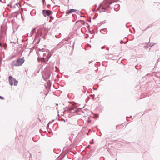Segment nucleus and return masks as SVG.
<instances>
[{"label":"nucleus","instance_id":"nucleus-1","mask_svg":"<svg viewBox=\"0 0 160 160\" xmlns=\"http://www.w3.org/2000/svg\"><path fill=\"white\" fill-rule=\"evenodd\" d=\"M24 62L23 58H20L18 60L13 61L11 63L12 66H19L22 65Z\"/></svg>","mask_w":160,"mask_h":160},{"label":"nucleus","instance_id":"nucleus-2","mask_svg":"<svg viewBox=\"0 0 160 160\" xmlns=\"http://www.w3.org/2000/svg\"><path fill=\"white\" fill-rule=\"evenodd\" d=\"M106 2V1H104L102 2V3H101L99 5V7L102 6V9L103 10H107L110 7L109 5L112 3V2H109L108 3L105 4Z\"/></svg>","mask_w":160,"mask_h":160},{"label":"nucleus","instance_id":"nucleus-3","mask_svg":"<svg viewBox=\"0 0 160 160\" xmlns=\"http://www.w3.org/2000/svg\"><path fill=\"white\" fill-rule=\"evenodd\" d=\"M9 83L11 85H14L15 86L17 85L18 82L14 78H12L11 76H9Z\"/></svg>","mask_w":160,"mask_h":160},{"label":"nucleus","instance_id":"nucleus-4","mask_svg":"<svg viewBox=\"0 0 160 160\" xmlns=\"http://www.w3.org/2000/svg\"><path fill=\"white\" fill-rule=\"evenodd\" d=\"M43 13L44 15L46 17L47 16H49L51 13V11H43Z\"/></svg>","mask_w":160,"mask_h":160},{"label":"nucleus","instance_id":"nucleus-5","mask_svg":"<svg viewBox=\"0 0 160 160\" xmlns=\"http://www.w3.org/2000/svg\"><path fill=\"white\" fill-rule=\"evenodd\" d=\"M35 31H36V29L35 28H34L32 29V30L31 32V35H33L35 32Z\"/></svg>","mask_w":160,"mask_h":160},{"label":"nucleus","instance_id":"nucleus-6","mask_svg":"<svg viewBox=\"0 0 160 160\" xmlns=\"http://www.w3.org/2000/svg\"><path fill=\"white\" fill-rule=\"evenodd\" d=\"M75 11H69L68 12H66V13L67 14H69L72 13V12Z\"/></svg>","mask_w":160,"mask_h":160},{"label":"nucleus","instance_id":"nucleus-7","mask_svg":"<svg viewBox=\"0 0 160 160\" xmlns=\"http://www.w3.org/2000/svg\"><path fill=\"white\" fill-rule=\"evenodd\" d=\"M57 7V6H54V7H53L52 9H54V10H56L57 9L56 8Z\"/></svg>","mask_w":160,"mask_h":160},{"label":"nucleus","instance_id":"nucleus-8","mask_svg":"<svg viewBox=\"0 0 160 160\" xmlns=\"http://www.w3.org/2000/svg\"><path fill=\"white\" fill-rule=\"evenodd\" d=\"M42 2L43 4L44 5V3L45 2V0H42Z\"/></svg>","mask_w":160,"mask_h":160},{"label":"nucleus","instance_id":"nucleus-9","mask_svg":"<svg viewBox=\"0 0 160 160\" xmlns=\"http://www.w3.org/2000/svg\"><path fill=\"white\" fill-rule=\"evenodd\" d=\"M42 2L43 4L44 5V3L45 2V0H42Z\"/></svg>","mask_w":160,"mask_h":160},{"label":"nucleus","instance_id":"nucleus-10","mask_svg":"<svg viewBox=\"0 0 160 160\" xmlns=\"http://www.w3.org/2000/svg\"><path fill=\"white\" fill-rule=\"evenodd\" d=\"M0 99H4V98L3 97H2V96H0Z\"/></svg>","mask_w":160,"mask_h":160},{"label":"nucleus","instance_id":"nucleus-11","mask_svg":"<svg viewBox=\"0 0 160 160\" xmlns=\"http://www.w3.org/2000/svg\"><path fill=\"white\" fill-rule=\"evenodd\" d=\"M49 6H50V4L48 5L47 7L49 8Z\"/></svg>","mask_w":160,"mask_h":160},{"label":"nucleus","instance_id":"nucleus-12","mask_svg":"<svg viewBox=\"0 0 160 160\" xmlns=\"http://www.w3.org/2000/svg\"><path fill=\"white\" fill-rule=\"evenodd\" d=\"M69 10H77L75 9H70Z\"/></svg>","mask_w":160,"mask_h":160},{"label":"nucleus","instance_id":"nucleus-13","mask_svg":"<svg viewBox=\"0 0 160 160\" xmlns=\"http://www.w3.org/2000/svg\"><path fill=\"white\" fill-rule=\"evenodd\" d=\"M100 8H98L96 10H100Z\"/></svg>","mask_w":160,"mask_h":160},{"label":"nucleus","instance_id":"nucleus-14","mask_svg":"<svg viewBox=\"0 0 160 160\" xmlns=\"http://www.w3.org/2000/svg\"><path fill=\"white\" fill-rule=\"evenodd\" d=\"M15 5H16L18 7V4H17V3Z\"/></svg>","mask_w":160,"mask_h":160},{"label":"nucleus","instance_id":"nucleus-15","mask_svg":"<svg viewBox=\"0 0 160 160\" xmlns=\"http://www.w3.org/2000/svg\"><path fill=\"white\" fill-rule=\"evenodd\" d=\"M119 5L118 4L117 5H116L115 7H117V6H118Z\"/></svg>","mask_w":160,"mask_h":160},{"label":"nucleus","instance_id":"nucleus-16","mask_svg":"<svg viewBox=\"0 0 160 160\" xmlns=\"http://www.w3.org/2000/svg\"><path fill=\"white\" fill-rule=\"evenodd\" d=\"M0 1L2 3H3V2L1 0H0Z\"/></svg>","mask_w":160,"mask_h":160},{"label":"nucleus","instance_id":"nucleus-17","mask_svg":"<svg viewBox=\"0 0 160 160\" xmlns=\"http://www.w3.org/2000/svg\"><path fill=\"white\" fill-rule=\"evenodd\" d=\"M14 8V6H13V8Z\"/></svg>","mask_w":160,"mask_h":160},{"label":"nucleus","instance_id":"nucleus-18","mask_svg":"<svg viewBox=\"0 0 160 160\" xmlns=\"http://www.w3.org/2000/svg\"><path fill=\"white\" fill-rule=\"evenodd\" d=\"M115 9H116V8H114V10H115Z\"/></svg>","mask_w":160,"mask_h":160},{"label":"nucleus","instance_id":"nucleus-19","mask_svg":"<svg viewBox=\"0 0 160 160\" xmlns=\"http://www.w3.org/2000/svg\"><path fill=\"white\" fill-rule=\"evenodd\" d=\"M93 10H96L95 8Z\"/></svg>","mask_w":160,"mask_h":160},{"label":"nucleus","instance_id":"nucleus-20","mask_svg":"<svg viewBox=\"0 0 160 160\" xmlns=\"http://www.w3.org/2000/svg\"><path fill=\"white\" fill-rule=\"evenodd\" d=\"M82 10H85V9H82Z\"/></svg>","mask_w":160,"mask_h":160},{"label":"nucleus","instance_id":"nucleus-21","mask_svg":"<svg viewBox=\"0 0 160 160\" xmlns=\"http://www.w3.org/2000/svg\"><path fill=\"white\" fill-rule=\"evenodd\" d=\"M121 42H122V40H121Z\"/></svg>","mask_w":160,"mask_h":160},{"label":"nucleus","instance_id":"nucleus-22","mask_svg":"<svg viewBox=\"0 0 160 160\" xmlns=\"http://www.w3.org/2000/svg\"><path fill=\"white\" fill-rule=\"evenodd\" d=\"M103 47H102V49H103Z\"/></svg>","mask_w":160,"mask_h":160}]
</instances>
